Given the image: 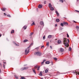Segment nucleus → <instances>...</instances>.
<instances>
[{
  "label": "nucleus",
  "mask_w": 79,
  "mask_h": 79,
  "mask_svg": "<svg viewBox=\"0 0 79 79\" xmlns=\"http://www.w3.org/2000/svg\"><path fill=\"white\" fill-rule=\"evenodd\" d=\"M56 13L57 15V16H59V13L58 12V11L57 10L56 11Z\"/></svg>",
  "instance_id": "obj_15"
},
{
  "label": "nucleus",
  "mask_w": 79,
  "mask_h": 79,
  "mask_svg": "<svg viewBox=\"0 0 79 79\" xmlns=\"http://www.w3.org/2000/svg\"><path fill=\"white\" fill-rule=\"evenodd\" d=\"M3 63H4V64H5L6 63V62H3Z\"/></svg>",
  "instance_id": "obj_52"
},
{
  "label": "nucleus",
  "mask_w": 79,
  "mask_h": 79,
  "mask_svg": "<svg viewBox=\"0 0 79 79\" xmlns=\"http://www.w3.org/2000/svg\"><path fill=\"white\" fill-rule=\"evenodd\" d=\"M1 36H2V35H1V34H0V37H1Z\"/></svg>",
  "instance_id": "obj_53"
},
{
  "label": "nucleus",
  "mask_w": 79,
  "mask_h": 79,
  "mask_svg": "<svg viewBox=\"0 0 79 79\" xmlns=\"http://www.w3.org/2000/svg\"><path fill=\"white\" fill-rule=\"evenodd\" d=\"M76 29H79V27H78V26H77L76 27Z\"/></svg>",
  "instance_id": "obj_38"
},
{
  "label": "nucleus",
  "mask_w": 79,
  "mask_h": 79,
  "mask_svg": "<svg viewBox=\"0 0 79 79\" xmlns=\"http://www.w3.org/2000/svg\"><path fill=\"white\" fill-rule=\"evenodd\" d=\"M63 24L64 25H65V26H66V25H68V23L66 22H63Z\"/></svg>",
  "instance_id": "obj_7"
},
{
  "label": "nucleus",
  "mask_w": 79,
  "mask_h": 79,
  "mask_svg": "<svg viewBox=\"0 0 79 79\" xmlns=\"http://www.w3.org/2000/svg\"><path fill=\"white\" fill-rule=\"evenodd\" d=\"M48 6H49V8L52 7V4H51V3H49V4Z\"/></svg>",
  "instance_id": "obj_12"
},
{
  "label": "nucleus",
  "mask_w": 79,
  "mask_h": 79,
  "mask_svg": "<svg viewBox=\"0 0 79 79\" xmlns=\"http://www.w3.org/2000/svg\"><path fill=\"white\" fill-rule=\"evenodd\" d=\"M15 79H18V77L17 76H16V75H15Z\"/></svg>",
  "instance_id": "obj_19"
},
{
  "label": "nucleus",
  "mask_w": 79,
  "mask_h": 79,
  "mask_svg": "<svg viewBox=\"0 0 79 79\" xmlns=\"http://www.w3.org/2000/svg\"><path fill=\"white\" fill-rule=\"evenodd\" d=\"M48 69H46L45 70V73H48Z\"/></svg>",
  "instance_id": "obj_22"
},
{
  "label": "nucleus",
  "mask_w": 79,
  "mask_h": 79,
  "mask_svg": "<svg viewBox=\"0 0 79 79\" xmlns=\"http://www.w3.org/2000/svg\"><path fill=\"white\" fill-rule=\"evenodd\" d=\"M28 69V67H24L22 68L21 69V70L22 71L23 70H24V69Z\"/></svg>",
  "instance_id": "obj_4"
},
{
  "label": "nucleus",
  "mask_w": 79,
  "mask_h": 79,
  "mask_svg": "<svg viewBox=\"0 0 79 79\" xmlns=\"http://www.w3.org/2000/svg\"><path fill=\"white\" fill-rule=\"evenodd\" d=\"M39 76H42V74L41 73V72H40V74H39Z\"/></svg>",
  "instance_id": "obj_29"
},
{
  "label": "nucleus",
  "mask_w": 79,
  "mask_h": 79,
  "mask_svg": "<svg viewBox=\"0 0 79 79\" xmlns=\"http://www.w3.org/2000/svg\"><path fill=\"white\" fill-rule=\"evenodd\" d=\"M45 63L46 64H49L50 63V62L49 61H47L45 62Z\"/></svg>",
  "instance_id": "obj_20"
},
{
  "label": "nucleus",
  "mask_w": 79,
  "mask_h": 79,
  "mask_svg": "<svg viewBox=\"0 0 79 79\" xmlns=\"http://www.w3.org/2000/svg\"><path fill=\"white\" fill-rule=\"evenodd\" d=\"M73 73L75 74H76V75H77V74H79V72H76V71H75L73 72Z\"/></svg>",
  "instance_id": "obj_6"
},
{
  "label": "nucleus",
  "mask_w": 79,
  "mask_h": 79,
  "mask_svg": "<svg viewBox=\"0 0 79 79\" xmlns=\"http://www.w3.org/2000/svg\"><path fill=\"white\" fill-rule=\"evenodd\" d=\"M71 47H69V51H71Z\"/></svg>",
  "instance_id": "obj_31"
},
{
  "label": "nucleus",
  "mask_w": 79,
  "mask_h": 79,
  "mask_svg": "<svg viewBox=\"0 0 79 79\" xmlns=\"http://www.w3.org/2000/svg\"><path fill=\"white\" fill-rule=\"evenodd\" d=\"M27 28V26H25L23 27V29H26Z\"/></svg>",
  "instance_id": "obj_23"
},
{
  "label": "nucleus",
  "mask_w": 79,
  "mask_h": 79,
  "mask_svg": "<svg viewBox=\"0 0 79 79\" xmlns=\"http://www.w3.org/2000/svg\"><path fill=\"white\" fill-rule=\"evenodd\" d=\"M0 79H2V78H0Z\"/></svg>",
  "instance_id": "obj_59"
},
{
  "label": "nucleus",
  "mask_w": 79,
  "mask_h": 79,
  "mask_svg": "<svg viewBox=\"0 0 79 79\" xmlns=\"http://www.w3.org/2000/svg\"><path fill=\"white\" fill-rule=\"evenodd\" d=\"M60 25L61 26H62V27H63L64 25H63V23H61L60 24Z\"/></svg>",
  "instance_id": "obj_28"
},
{
  "label": "nucleus",
  "mask_w": 79,
  "mask_h": 79,
  "mask_svg": "<svg viewBox=\"0 0 79 79\" xmlns=\"http://www.w3.org/2000/svg\"><path fill=\"white\" fill-rule=\"evenodd\" d=\"M51 8H50V10H51L52 11H53L54 10V8L53 7H51Z\"/></svg>",
  "instance_id": "obj_16"
},
{
  "label": "nucleus",
  "mask_w": 79,
  "mask_h": 79,
  "mask_svg": "<svg viewBox=\"0 0 79 79\" xmlns=\"http://www.w3.org/2000/svg\"><path fill=\"white\" fill-rule=\"evenodd\" d=\"M74 21V23H76V21Z\"/></svg>",
  "instance_id": "obj_54"
},
{
  "label": "nucleus",
  "mask_w": 79,
  "mask_h": 79,
  "mask_svg": "<svg viewBox=\"0 0 79 79\" xmlns=\"http://www.w3.org/2000/svg\"><path fill=\"white\" fill-rule=\"evenodd\" d=\"M61 40H58V42H57L58 44H60L61 43Z\"/></svg>",
  "instance_id": "obj_10"
},
{
  "label": "nucleus",
  "mask_w": 79,
  "mask_h": 79,
  "mask_svg": "<svg viewBox=\"0 0 79 79\" xmlns=\"http://www.w3.org/2000/svg\"><path fill=\"white\" fill-rule=\"evenodd\" d=\"M27 50L26 49L25 51V55H27V54L28 53H29V49H28V50H27Z\"/></svg>",
  "instance_id": "obj_3"
},
{
  "label": "nucleus",
  "mask_w": 79,
  "mask_h": 79,
  "mask_svg": "<svg viewBox=\"0 0 79 79\" xmlns=\"http://www.w3.org/2000/svg\"><path fill=\"white\" fill-rule=\"evenodd\" d=\"M13 43L16 45V46H19V44H16L15 42H13Z\"/></svg>",
  "instance_id": "obj_9"
},
{
  "label": "nucleus",
  "mask_w": 79,
  "mask_h": 79,
  "mask_svg": "<svg viewBox=\"0 0 79 79\" xmlns=\"http://www.w3.org/2000/svg\"><path fill=\"white\" fill-rule=\"evenodd\" d=\"M33 35V33H31V34H30V36H31V35Z\"/></svg>",
  "instance_id": "obj_32"
},
{
  "label": "nucleus",
  "mask_w": 79,
  "mask_h": 79,
  "mask_svg": "<svg viewBox=\"0 0 79 79\" xmlns=\"http://www.w3.org/2000/svg\"><path fill=\"white\" fill-rule=\"evenodd\" d=\"M33 25H35V23H34V22L33 23L31 24V26H33Z\"/></svg>",
  "instance_id": "obj_26"
},
{
  "label": "nucleus",
  "mask_w": 79,
  "mask_h": 79,
  "mask_svg": "<svg viewBox=\"0 0 79 79\" xmlns=\"http://www.w3.org/2000/svg\"><path fill=\"white\" fill-rule=\"evenodd\" d=\"M53 62H52L51 63V64H52V65H53Z\"/></svg>",
  "instance_id": "obj_49"
},
{
  "label": "nucleus",
  "mask_w": 79,
  "mask_h": 79,
  "mask_svg": "<svg viewBox=\"0 0 79 79\" xmlns=\"http://www.w3.org/2000/svg\"><path fill=\"white\" fill-rule=\"evenodd\" d=\"M67 37H69V35H68V34H67Z\"/></svg>",
  "instance_id": "obj_48"
},
{
  "label": "nucleus",
  "mask_w": 79,
  "mask_h": 79,
  "mask_svg": "<svg viewBox=\"0 0 79 79\" xmlns=\"http://www.w3.org/2000/svg\"><path fill=\"white\" fill-rule=\"evenodd\" d=\"M50 48H52V46H50Z\"/></svg>",
  "instance_id": "obj_55"
},
{
  "label": "nucleus",
  "mask_w": 79,
  "mask_h": 79,
  "mask_svg": "<svg viewBox=\"0 0 79 79\" xmlns=\"http://www.w3.org/2000/svg\"><path fill=\"white\" fill-rule=\"evenodd\" d=\"M44 4H46V1H44Z\"/></svg>",
  "instance_id": "obj_47"
},
{
  "label": "nucleus",
  "mask_w": 79,
  "mask_h": 79,
  "mask_svg": "<svg viewBox=\"0 0 79 79\" xmlns=\"http://www.w3.org/2000/svg\"><path fill=\"white\" fill-rule=\"evenodd\" d=\"M39 68H40V67H38V68L37 70H39Z\"/></svg>",
  "instance_id": "obj_44"
},
{
  "label": "nucleus",
  "mask_w": 79,
  "mask_h": 79,
  "mask_svg": "<svg viewBox=\"0 0 79 79\" xmlns=\"http://www.w3.org/2000/svg\"><path fill=\"white\" fill-rule=\"evenodd\" d=\"M44 62H41V65H42V64H44Z\"/></svg>",
  "instance_id": "obj_42"
},
{
  "label": "nucleus",
  "mask_w": 79,
  "mask_h": 79,
  "mask_svg": "<svg viewBox=\"0 0 79 79\" xmlns=\"http://www.w3.org/2000/svg\"><path fill=\"white\" fill-rule=\"evenodd\" d=\"M3 66L4 68H5V64H3Z\"/></svg>",
  "instance_id": "obj_34"
},
{
  "label": "nucleus",
  "mask_w": 79,
  "mask_h": 79,
  "mask_svg": "<svg viewBox=\"0 0 79 79\" xmlns=\"http://www.w3.org/2000/svg\"><path fill=\"white\" fill-rule=\"evenodd\" d=\"M60 2H62V3L63 2V0H60Z\"/></svg>",
  "instance_id": "obj_35"
},
{
  "label": "nucleus",
  "mask_w": 79,
  "mask_h": 79,
  "mask_svg": "<svg viewBox=\"0 0 79 79\" xmlns=\"http://www.w3.org/2000/svg\"><path fill=\"white\" fill-rule=\"evenodd\" d=\"M60 51L61 52H63L64 51V49L62 48H60Z\"/></svg>",
  "instance_id": "obj_11"
},
{
  "label": "nucleus",
  "mask_w": 79,
  "mask_h": 79,
  "mask_svg": "<svg viewBox=\"0 0 79 79\" xmlns=\"http://www.w3.org/2000/svg\"><path fill=\"white\" fill-rule=\"evenodd\" d=\"M56 22H57V23H58V22H60V19H56Z\"/></svg>",
  "instance_id": "obj_14"
},
{
  "label": "nucleus",
  "mask_w": 79,
  "mask_h": 79,
  "mask_svg": "<svg viewBox=\"0 0 79 79\" xmlns=\"http://www.w3.org/2000/svg\"><path fill=\"white\" fill-rule=\"evenodd\" d=\"M52 35H49L48 36V38H49V39L52 38Z\"/></svg>",
  "instance_id": "obj_21"
},
{
  "label": "nucleus",
  "mask_w": 79,
  "mask_h": 79,
  "mask_svg": "<svg viewBox=\"0 0 79 79\" xmlns=\"http://www.w3.org/2000/svg\"><path fill=\"white\" fill-rule=\"evenodd\" d=\"M37 10H38V9H37Z\"/></svg>",
  "instance_id": "obj_60"
},
{
  "label": "nucleus",
  "mask_w": 79,
  "mask_h": 79,
  "mask_svg": "<svg viewBox=\"0 0 79 79\" xmlns=\"http://www.w3.org/2000/svg\"><path fill=\"white\" fill-rule=\"evenodd\" d=\"M7 16H8V17H9L10 18L11 17L10 15H7Z\"/></svg>",
  "instance_id": "obj_37"
},
{
  "label": "nucleus",
  "mask_w": 79,
  "mask_h": 79,
  "mask_svg": "<svg viewBox=\"0 0 79 79\" xmlns=\"http://www.w3.org/2000/svg\"><path fill=\"white\" fill-rule=\"evenodd\" d=\"M45 61H46V60H43V62H45Z\"/></svg>",
  "instance_id": "obj_43"
},
{
  "label": "nucleus",
  "mask_w": 79,
  "mask_h": 79,
  "mask_svg": "<svg viewBox=\"0 0 79 79\" xmlns=\"http://www.w3.org/2000/svg\"><path fill=\"white\" fill-rule=\"evenodd\" d=\"M40 24H41V25H42V26H44V22L42 21L40 22Z\"/></svg>",
  "instance_id": "obj_5"
},
{
  "label": "nucleus",
  "mask_w": 79,
  "mask_h": 79,
  "mask_svg": "<svg viewBox=\"0 0 79 79\" xmlns=\"http://www.w3.org/2000/svg\"><path fill=\"white\" fill-rule=\"evenodd\" d=\"M75 11H76L78 13H79V11L77 10H76Z\"/></svg>",
  "instance_id": "obj_45"
},
{
  "label": "nucleus",
  "mask_w": 79,
  "mask_h": 79,
  "mask_svg": "<svg viewBox=\"0 0 79 79\" xmlns=\"http://www.w3.org/2000/svg\"><path fill=\"white\" fill-rule=\"evenodd\" d=\"M44 46H41V48H44Z\"/></svg>",
  "instance_id": "obj_41"
},
{
  "label": "nucleus",
  "mask_w": 79,
  "mask_h": 79,
  "mask_svg": "<svg viewBox=\"0 0 79 79\" xmlns=\"http://www.w3.org/2000/svg\"><path fill=\"white\" fill-rule=\"evenodd\" d=\"M77 2H78L79 1V0H77Z\"/></svg>",
  "instance_id": "obj_58"
},
{
  "label": "nucleus",
  "mask_w": 79,
  "mask_h": 79,
  "mask_svg": "<svg viewBox=\"0 0 79 79\" xmlns=\"http://www.w3.org/2000/svg\"><path fill=\"white\" fill-rule=\"evenodd\" d=\"M67 40H68V42L69 43V39H68Z\"/></svg>",
  "instance_id": "obj_40"
},
{
  "label": "nucleus",
  "mask_w": 79,
  "mask_h": 79,
  "mask_svg": "<svg viewBox=\"0 0 79 79\" xmlns=\"http://www.w3.org/2000/svg\"><path fill=\"white\" fill-rule=\"evenodd\" d=\"M27 66V64H25V65H24V66Z\"/></svg>",
  "instance_id": "obj_50"
},
{
  "label": "nucleus",
  "mask_w": 79,
  "mask_h": 79,
  "mask_svg": "<svg viewBox=\"0 0 79 79\" xmlns=\"http://www.w3.org/2000/svg\"><path fill=\"white\" fill-rule=\"evenodd\" d=\"M33 71L34 73V74H36V72H35V69H33Z\"/></svg>",
  "instance_id": "obj_18"
},
{
  "label": "nucleus",
  "mask_w": 79,
  "mask_h": 79,
  "mask_svg": "<svg viewBox=\"0 0 79 79\" xmlns=\"http://www.w3.org/2000/svg\"><path fill=\"white\" fill-rule=\"evenodd\" d=\"M63 43L64 44L65 47H68L69 46V44H68V43L67 42L66 39L64 38Z\"/></svg>",
  "instance_id": "obj_1"
},
{
  "label": "nucleus",
  "mask_w": 79,
  "mask_h": 79,
  "mask_svg": "<svg viewBox=\"0 0 79 79\" xmlns=\"http://www.w3.org/2000/svg\"><path fill=\"white\" fill-rule=\"evenodd\" d=\"M1 10L3 11H5V10H6V8H3V9H1Z\"/></svg>",
  "instance_id": "obj_17"
},
{
  "label": "nucleus",
  "mask_w": 79,
  "mask_h": 79,
  "mask_svg": "<svg viewBox=\"0 0 79 79\" xmlns=\"http://www.w3.org/2000/svg\"><path fill=\"white\" fill-rule=\"evenodd\" d=\"M1 66H2V64H0Z\"/></svg>",
  "instance_id": "obj_56"
},
{
  "label": "nucleus",
  "mask_w": 79,
  "mask_h": 79,
  "mask_svg": "<svg viewBox=\"0 0 79 79\" xmlns=\"http://www.w3.org/2000/svg\"><path fill=\"white\" fill-rule=\"evenodd\" d=\"M49 44V42H48L47 43V46H48V45Z\"/></svg>",
  "instance_id": "obj_33"
},
{
  "label": "nucleus",
  "mask_w": 79,
  "mask_h": 79,
  "mask_svg": "<svg viewBox=\"0 0 79 79\" xmlns=\"http://www.w3.org/2000/svg\"><path fill=\"white\" fill-rule=\"evenodd\" d=\"M55 26H56H56H57V24H55Z\"/></svg>",
  "instance_id": "obj_51"
},
{
  "label": "nucleus",
  "mask_w": 79,
  "mask_h": 79,
  "mask_svg": "<svg viewBox=\"0 0 79 79\" xmlns=\"http://www.w3.org/2000/svg\"><path fill=\"white\" fill-rule=\"evenodd\" d=\"M33 43H31V44L29 46V47H28L27 48L28 49V48H30V47H31V45H33Z\"/></svg>",
  "instance_id": "obj_13"
},
{
  "label": "nucleus",
  "mask_w": 79,
  "mask_h": 79,
  "mask_svg": "<svg viewBox=\"0 0 79 79\" xmlns=\"http://www.w3.org/2000/svg\"><path fill=\"white\" fill-rule=\"evenodd\" d=\"M38 8H42V6L40 4L39 5Z\"/></svg>",
  "instance_id": "obj_8"
},
{
  "label": "nucleus",
  "mask_w": 79,
  "mask_h": 79,
  "mask_svg": "<svg viewBox=\"0 0 79 79\" xmlns=\"http://www.w3.org/2000/svg\"><path fill=\"white\" fill-rule=\"evenodd\" d=\"M37 68V66H35V69H36V68Z\"/></svg>",
  "instance_id": "obj_39"
},
{
  "label": "nucleus",
  "mask_w": 79,
  "mask_h": 79,
  "mask_svg": "<svg viewBox=\"0 0 79 79\" xmlns=\"http://www.w3.org/2000/svg\"><path fill=\"white\" fill-rule=\"evenodd\" d=\"M45 36L44 35L43 37V39L44 40V39H45Z\"/></svg>",
  "instance_id": "obj_36"
},
{
  "label": "nucleus",
  "mask_w": 79,
  "mask_h": 79,
  "mask_svg": "<svg viewBox=\"0 0 79 79\" xmlns=\"http://www.w3.org/2000/svg\"><path fill=\"white\" fill-rule=\"evenodd\" d=\"M4 16H6V13H4Z\"/></svg>",
  "instance_id": "obj_46"
},
{
  "label": "nucleus",
  "mask_w": 79,
  "mask_h": 79,
  "mask_svg": "<svg viewBox=\"0 0 79 79\" xmlns=\"http://www.w3.org/2000/svg\"><path fill=\"white\" fill-rule=\"evenodd\" d=\"M53 59H54V60H55V61H56V60H57V58H56V57H54V58H53Z\"/></svg>",
  "instance_id": "obj_30"
},
{
  "label": "nucleus",
  "mask_w": 79,
  "mask_h": 79,
  "mask_svg": "<svg viewBox=\"0 0 79 79\" xmlns=\"http://www.w3.org/2000/svg\"><path fill=\"white\" fill-rule=\"evenodd\" d=\"M27 42V40H23V42Z\"/></svg>",
  "instance_id": "obj_27"
},
{
  "label": "nucleus",
  "mask_w": 79,
  "mask_h": 79,
  "mask_svg": "<svg viewBox=\"0 0 79 79\" xmlns=\"http://www.w3.org/2000/svg\"><path fill=\"white\" fill-rule=\"evenodd\" d=\"M14 32L15 31H14V30H12V31L11 32V33L12 34V33H14Z\"/></svg>",
  "instance_id": "obj_24"
},
{
  "label": "nucleus",
  "mask_w": 79,
  "mask_h": 79,
  "mask_svg": "<svg viewBox=\"0 0 79 79\" xmlns=\"http://www.w3.org/2000/svg\"><path fill=\"white\" fill-rule=\"evenodd\" d=\"M22 79H26V78L24 77H21Z\"/></svg>",
  "instance_id": "obj_25"
},
{
  "label": "nucleus",
  "mask_w": 79,
  "mask_h": 79,
  "mask_svg": "<svg viewBox=\"0 0 79 79\" xmlns=\"http://www.w3.org/2000/svg\"><path fill=\"white\" fill-rule=\"evenodd\" d=\"M1 73V70H0V73Z\"/></svg>",
  "instance_id": "obj_57"
},
{
  "label": "nucleus",
  "mask_w": 79,
  "mask_h": 79,
  "mask_svg": "<svg viewBox=\"0 0 79 79\" xmlns=\"http://www.w3.org/2000/svg\"><path fill=\"white\" fill-rule=\"evenodd\" d=\"M35 55H36L38 56H41L42 55V53L40 52H35Z\"/></svg>",
  "instance_id": "obj_2"
}]
</instances>
